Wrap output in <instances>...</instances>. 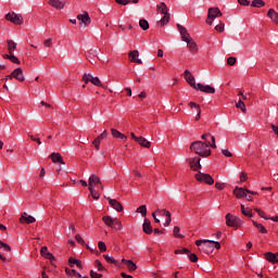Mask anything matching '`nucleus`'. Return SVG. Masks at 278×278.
I'll return each instance as SVG.
<instances>
[{
	"label": "nucleus",
	"instance_id": "1",
	"mask_svg": "<svg viewBox=\"0 0 278 278\" xmlns=\"http://www.w3.org/2000/svg\"><path fill=\"white\" fill-rule=\"evenodd\" d=\"M201 141H193L190 146V150L200 157H210L212 155V149H216V138L210 134L202 135Z\"/></svg>",
	"mask_w": 278,
	"mask_h": 278
},
{
	"label": "nucleus",
	"instance_id": "2",
	"mask_svg": "<svg viewBox=\"0 0 278 278\" xmlns=\"http://www.w3.org/2000/svg\"><path fill=\"white\" fill-rule=\"evenodd\" d=\"M177 28L180 31L181 40L187 43L189 51L193 54L199 53V46L194 39L190 37L188 29H186V27L181 26L180 24H177Z\"/></svg>",
	"mask_w": 278,
	"mask_h": 278
},
{
	"label": "nucleus",
	"instance_id": "3",
	"mask_svg": "<svg viewBox=\"0 0 278 278\" xmlns=\"http://www.w3.org/2000/svg\"><path fill=\"white\" fill-rule=\"evenodd\" d=\"M199 251L205 253V255H210V253H214V249H220V242L214 240H197L195 241Z\"/></svg>",
	"mask_w": 278,
	"mask_h": 278
},
{
	"label": "nucleus",
	"instance_id": "4",
	"mask_svg": "<svg viewBox=\"0 0 278 278\" xmlns=\"http://www.w3.org/2000/svg\"><path fill=\"white\" fill-rule=\"evenodd\" d=\"M157 14H163L164 16L157 22V25L164 27V25H168L170 23V13H168V7L165 2H160L156 5Z\"/></svg>",
	"mask_w": 278,
	"mask_h": 278
},
{
	"label": "nucleus",
	"instance_id": "5",
	"mask_svg": "<svg viewBox=\"0 0 278 278\" xmlns=\"http://www.w3.org/2000/svg\"><path fill=\"white\" fill-rule=\"evenodd\" d=\"M226 225L227 227H233L235 229H240L244 225V220H242L240 217L232 215L231 213H228L226 215Z\"/></svg>",
	"mask_w": 278,
	"mask_h": 278
},
{
	"label": "nucleus",
	"instance_id": "6",
	"mask_svg": "<svg viewBox=\"0 0 278 278\" xmlns=\"http://www.w3.org/2000/svg\"><path fill=\"white\" fill-rule=\"evenodd\" d=\"M102 220H103L104 225H106V227L115 226L118 231H121L123 229V223H121V220L116 217L114 218L112 216L106 215V216L102 217Z\"/></svg>",
	"mask_w": 278,
	"mask_h": 278
},
{
	"label": "nucleus",
	"instance_id": "7",
	"mask_svg": "<svg viewBox=\"0 0 278 278\" xmlns=\"http://www.w3.org/2000/svg\"><path fill=\"white\" fill-rule=\"evenodd\" d=\"M223 16V12H220V9L218 8H210L208 9V14L206 18V24L207 25H213L214 20Z\"/></svg>",
	"mask_w": 278,
	"mask_h": 278
},
{
	"label": "nucleus",
	"instance_id": "8",
	"mask_svg": "<svg viewBox=\"0 0 278 278\" xmlns=\"http://www.w3.org/2000/svg\"><path fill=\"white\" fill-rule=\"evenodd\" d=\"M5 21H9L10 23H13V25H23V15L16 14L14 12L8 13L5 15Z\"/></svg>",
	"mask_w": 278,
	"mask_h": 278
},
{
	"label": "nucleus",
	"instance_id": "9",
	"mask_svg": "<svg viewBox=\"0 0 278 278\" xmlns=\"http://www.w3.org/2000/svg\"><path fill=\"white\" fill-rule=\"evenodd\" d=\"M88 186L91 189H94V188H97V186H100L101 190H104L103 182H101V178L99 176H97V174H92L89 177Z\"/></svg>",
	"mask_w": 278,
	"mask_h": 278
},
{
	"label": "nucleus",
	"instance_id": "10",
	"mask_svg": "<svg viewBox=\"0 0 278 278\" xmlns=\"http://www.w3.org/2000/svg\"><path fill=\"white\" fill-rule=\"evenodd\" d=\"M197 181H202L203 184H208V186L214 185V178L210 174H204L199 172L195 174Z\"/></svg>",
	"mask_w": 278,
	"mask_h": 278
},
{
	"label": "nucleus",
	"instance_id": "11",
	"mask_svg": "<svg viewBox=\"0 0 278 278\" xmlns=\"http://www.w3.org/2000/svg\"><path fill=\"white\" fill-rule=\"evenodd\" d=\"M77 21H79L80 27H88V25L92 23V21L90 20V15L86 11L77 15Z\"/></svg>",
	"mask_w": 278,
	"mask_h": 278
},
{
	"label": "nucleus",
	"instance_id": "12",
	"mask_svg": "<svg viewBox=\"0 0 278 278\" xmlns=\"http://www.w3.org/2000/svg\"><path fill=\"white\" fill-rule=\"evenodd\" d=\"M187 162L191 168V170H201V157L194 156L187 159Z\"/></svg>",
	"mask_w": 278,
	"mask_h": 278
},
{
	"label": "nucleus",
	"instance_id": "13",
	"mask_svg": "<svg viewBox=\"0 0 278 278\" xmlns=\"http://www.w3.org/2000/svg\"><path fill=\"white\" fill-rule=\"evenodd\" d=\"M10 79H16L17 81H25V75L23 74V68L17 67L15 68L11 75H8Z\"/></svg>",
	"mask_w": 278,
	"mask_h": 278
},
{
	"label": "nucleus",
	"instance_id": "14",
	"mask_svg": "<svg viewBox=\"0 0 278 278\" xmlns=\"http://www.w3.org/2000/svg\"><path fill=\"white\" fill-rule=\"evenodd\" d=\"M195 90H200V92H205L206 94H214L216 89L210 85H203L201 83L197 84Z\"/></svg>",
	"mask_w": 278,
	"mask_h": 278
},
{
	"label": "nucleus",
	"instance_id": "15",
	"mask_svg": "<svg viewBox=\"0 0 278 278\" xmlns=\"http://www.w3.org/2000/svg\"><path fill=\"white\" fill-rule=\"evenodd\" d=\"M249 192H251V190L242 187H236L233 189V194L237 199H244Z\"/></svg>",
	"mask_w": 278,
	"mask_h": 278
},
{
	"label": "nucleus",
	"instance_id": "16",
	"mask_svg": "<svg viewBox=\"0 0 278 278\" xmlns=\"http://www.w3.org/2000/svg\"><path fill=\"white\" fill-rule=\"evenodd\" d=\"M185 79L189 84V86H191V88L197 90V80L194 79V76L189 70L185 71Z\"/></svg>",
	"mask_w": 278,
	"mask_h": 278
},
{
	"label": "nucleus",
	"instance_id": "17",
	"mask_svg": "<svg viewBox=\"0 0 278 278\" xmlns=\"http://www.w3.org/2000/svg\"><path fill=\"white\" fill-rule=\"evenodd\" d=\"M20 223L25 224V225H31L36 223V217L28 215L27 213H23L22 216L20 217Z\"/></svg>",
	"mask_w": 278,
	"mask_h": 278
},
{
	"label": "nucleus",
	"instance_id": "18",
	"mask_svg": "<svg viewBox=\"0 0 278 278\" xmlns=\"http://www.w3.org/2000/svg\"><path fill=\"white\" fill-rule=\"evenodd\" d=\"M110 134L108 132V130H103L102 134H100L94 140H93V144L97 149V151H99L100 147H101V140H105V138H108Z\"/></svg>",
	"mask_w": 278,
	"mask_h": 278
},
{
	"label": "nucleus",
	"instance_id": "19",
	"mask_svg": "<svg viewBox=\"0 0 278 278\" xmlns=\"http://www.w3.org/2000/svg\"><path fill=\"white\" fill-rule=\"evenodd\" d=\"M189 108L197 113L194 121H201V105L197 104V102H189Z\"/></svg>",
	"mask_w": 278,
	"mask_h": 278
},
{
	"label": "nucleus",
	"instance_id": "20",
	"mask_svg": "<svg viewBox=\"0 0 278 278\" xmlns=\"http://www.w3.org/2000/svg\"><path fill=\"white\" fill-rule=\"evenodd\" d=\"M128 58H130V62H135V64H142L140 58V52L138 50H132L128 53Z\"/></svg>",
	"mask_w": 278,
	"mask_h": 278
},
{
	"label": "nucleus",
	"instance_id": "21",
	"mask_svg": "<svg viewBox=\"0 0 278 278\" xmlns=\"http://www.w3.org/2000/svg\"><path fill=\"white\" fill-rule=\"evenodd\" d=\"M49 5L55 10H64L66 2L62 0H49Z\"/></svg>",
	"mask_w": 278,
	"mask_h": 278
},
{
	"label": "nucleus",
	"instance_id": "22",
	"mask_svg": "<svg viewBox=\"0 0 278 278\" xmlns=\"http://www.w3.org/2000/svg\"><path fill=\"white\" fill-rule=\"evenodd\" d=\"M40 254L46 260H50V262H53L55 260V256H53V254L49 252V248H47L46 245L41 247Z\"/></svg>",
	"mask_w": 278,
	"mask_h": 278
},
{
	"label": "nucleus",
	"instance_id": "23",
	"mask_svg": "<svg viewBox=\"0 0 278 278\" xmlns=\"http://www.w3.org/2000/svg\"><path fill=\"white\" fill-rule=\"evenodd\" d=\"M109 205H111L115 212H123V204L116 199H109Z\"/></svg>",
	"mask_w": 278,
	"mask_h": 278
},
{
	"label": "nucleus",
	"instance_id": "24",
	"mask_svg": "<svg viewBox=\"0 0 278 278\" xmlns=\"http://www.w3.org/2000/svg\"><path fill=\"white\" fill-rule=\"evenodd\" d=\"M156 213L159 216H166L167 220L164 223V227H168L170 225L172 218H170V211L166 210H156Z\"/></svg>",
	"mask_w": 278,
	"mask_h": 278
},
{
	"label": "nucleus",
	"instance_id": "25",
	"mask_svg": "<svg viewBox=\"0 0 278 278\" xmlns=\"http://www.w3.org/2000/svg\"><path fill=\"white\" fill-rule=\"evenodd\" d=\"M50 159L52 160L53 164H65L64 159H62V154L60 153H51Z\"/></svg>",
	"mask_w": 278,
	"mask_h": 278
},
{
	"label": "nucleus",
	"instance_id": "26",
	"mask_svg": "<svg viewBox=\"0 0 278 278\" xmlns=\"http://www.w3.org/2000/svg\"><path fill=\"white\" fill-rule=\"evenodd\" d=\"M267 16L270 18L271 23L278 25V12L275 9H269L267 12Z\"/></svg>",
	"mask_w": 278,
	"mask_h": 278
},
{
	"label": "nucleus",
	"instance_id": "27",
	"mask_svg": "<svg viewBox=\"0 0 278 278\" xmlns=\"http://www.w3.org/2000/svg\"><path fill=\"white\" fill-rule=\"evenodd\" d=\"M265 258L267 260V262H270L271 264H278V253H271V252H267L265 254Z\"/></svg>",
	"mask_w": 278,
	"mask_h": 278
},
{
	"label": "nucleus",
	"instance_id": "28",
	"mask_svg": "<svg viewBox=\"0 0 278 278\" xmlns=\"http://www.w3.org/2000/svg\"><path fill=\"white\" fill-rule=\"evenodd\" d=\"M142 229L144 233H148V235L153 233V227H151V220L146 218L142 225Z\"/></svg>",
	"mask_w": 278,
	"mask_h": 278
},
{
	"label": "nucleus",
	"instance_id": "29",
	"mask_svg": "<svg viewBox=\"0 0 278 278\" xmlns=\"http://www.w3.org/2000/svg\"><path fill=\"white\" fill-rule=\"evenodd\" d=\"M68 265L71 266V268H74L76 265L77 268H79V270H84V265H81V261H79V260H75V258L71 257V258H68Z\"/></svg>",
	"mask_w": 278,
	"mask_h": 278
},
{
	"label": "nucleus",
	"instance_id": "30",
	"mask_svg": "<svg viewBox=\"0 0 278 278\" xmlns=\"http://www.w3.org/2000/svg\"><path fill=\"white\" fill-rule=\"evenodd\" d=\"M7 45H8L9 54H14V51H16L18 43H16V41H14V40H8Z\"/></svg>",
	"mask_w": 278,
	"mask_h": 278
},
{
	"label": "nucleus",
	"instance_id": "31",
	"mask_svg": "<svg viewBox=\"0 0 278 278\" xmlns=\"http://www.w3.org/2000/svg\"><path fill=\"white\" fill-rule=\"evenodd\" d=\"M138 144H140V147H143L144 149H151V141L147 140V138L144 137H139V139H137Z\"/></svg>",
	"mask_w": 278,
	"mask_h": 278
},
{
	"label": "nucleus",
	"instance_id": "32",
	"mask_svg": "<svg viewBox=\"0 0 278 278\" xmlns=\"http://www.w3.org/2000/svg\"><path fill=\"white\" fill-rule=\"evenodd\" d=\"M111 134L113 136V138H117L119 140H127V136L123 135V132H121L119 130H116L115 128L111 129Z\"/></svg>",
	"mask_w": 278,
	"mask_h": 278
},
{
	"label": "nucleus",
	"instance_id": "33",
	"mask_svg": "<svg viewBox=\"0 0 278 278\" xmlns=\"http://www.w3.org/2000/svg\"><path fill=\"white\" fill-rule=\"evenodd\" d=\"M65 275H67V277H78V278H81V274H79L77 270L71 269L68 267H65Z\"/></svg>",
	"mask_w": 278,
	"mask_h": 278
},
{
	"label": "nucleus",
	"instance_id": "34",
	"mask_svg": "<svg viewBox=\"0 0 278 278\" xmlns=\"http://www.w3.org/2000/svg\"><path fill=\"white\" fill-rule=\"evenodd\" d=\"M3 60H10L12 64H21V61L14 54H3Z\"/></svg>",
	"mask_w": 278,
	"mask_h": 278
},
{
	"label": "nucleus",
	"instance_id": "35",
	"mask_svg": "<svg viewBox=\"0 0 278 278\" xmlns=\"http://www.w3.org/2000/svg\"><path fill=\"white\" fill-rule=\"evenodd\" d=\"M252 225H254L257 228V231H260V233H268V230L266 229V227H264V225H262L253 219H252Z\"/></svg>",
	"mask_w": 278,
	"mask_h": 278
},
{
	"label": "nucleus",
	"instance_id": "36",
	"mask_svg": "<svg viewBox=\"0 0 278 278\" xmlns=\"http://www.w3.org/2000/svg\"><path fill=\"white\" fill-rule=\"evenodd\" d=\"M126 266L130 273L138 270V265H136L131 260L126 261Z\"/></svg>",
	"mask_w": 278,
	"mask_h": 278
},
{
	"label": "nucleus",
	"instance_id": "37",
	"mask_svg": "<svg viewBox=\"0 0 278 278\" xmlns=\"http://www.w3.org/2000/svg\"><path fill=\"white\" fill-rule=\"evenodd\" d=\"M241 213L244 216H249L250 218H252V216H253V210L245 207L244 204H241Z\"/></svg>",
	"mask_w": 278,
	"mask_h": 278
},
{
	"label": "nucleus",
	"instance_id": "38",
	"mask_svg": "<svg viewBox=\"0 0 278 278\" xmlns=\"http://www.w3.org/2000/svg\"><path fill=\"white\" fill-rule=\"evenodd\" d=\"M91 84H92L93 86H97L98 88H105V85H103V84L101 83V79H100L99 77L92 76V78H91Z\"/></svg>",
	"mask_w": 278,
	"mask_h": 278
},
{
	"label": "nucleus",
	"instance_id": "39",
	"mask_svg": "<svg viewBox=\"0 0 278 278\" xmlns=\"http://www.w3.org/2000/svg\"><path fill=\"white\" fill-rule=\"evenodd\" d=\"M140 0H115L119 5H129V3H138Z\"/></svg>",
	"mask_w": 278,
	"mask_h": 278
},
{
	"label": "nucleus",
	"instance_id": "40",
	"mask_svg": "<svg viewBox=\"0 0 278 278\" xmlns=\"http://www.w3.org/2000/svg\"><path fill=\"white\" fill-rule=\"evenodd\" d=\"M264 5H266V2H264V0L252 1V8H264Z\"/></svg>",
	"mask_w": 278,
	"mask_h": 278
},
{
	"label": "nucleus",
	"instance_id": "41",
	"mask_svg": "<svg viewBox=\"0 0 278 278\" xmlns=\"http://www.w3.org/2000/svg\"><path fill=\"white\" fill-rule=\"evenodd\" d=\"M175 255H190V250L187 248L175 250Z\"/></svg>",
	"mask_w": 278,
	"mask_h": 278
},
{
	"label": "nucleus",
	"instance_id": "42",
	"mask_svg": "<svg viewBox=\"0 0 278 278\" xmlns=\"http://www.w3.org/2000/svg\"><path fill=\"white\" fill-rule=\"evenodd\" d=\"M139 27H141L143 31H147V29H149V22L147 20H140Z\"/></svg>",
	"mask_w": 278,
	"mask_h": 278
},
{
	"label": "nucleus",
	"instance_id": "43",
	"mask_svg": "<svg viewBox=\"0 0 278 278\" xmlns=\"http://www.w3.org/2000/svg\"><path fill=\"white\" fill-rule=\"evenodd\" d=\"M236 108H238V110H241V112H247V105L244 104V102L242 100H239L236 104Z\"/></svg>",
	"mask_w": 278,
	"mask_h": 278
},
{
	"label": "nucleus",
	"instance_id": "44",
	"mask_svg": "<svg viewBox=\"0 0 278 278\" xmlns=\"http://www.w3.org/2000/svg\"><path fill=\"white\" fill-rule=\"evenodd\" d=\"M89 192H90L92 199H94L96 201L101 198V194L92 188H89Z\"/></svg>",
	"mask_w": 278,
	"mask_h": 278
},
{
	"label": "nucleus",
	"instance_id": "45",
	"mask_svg": "<svg viewBox=\"0 0 278 278\" xmlns=\"http://www.w3.org/2000/svg\"><path fill=\"white\" fill-rule=\"evenodd\" d=\"M0 249H3V251H7V253H10V251H12V247L3 241H0Z\"/></svg>",
	"mask_w": 278,
	"mask_h": 278
},
{
	"label": "nucleus",
	"instance_id": "46",
	"mask_svg": "<svg viewBox=\"0 0 278 278\" xmlns=\"http://www.w3.org/2000/svg\"><path fill=\"white\" fill-rule=\"evenodd\" d=\"M137 212L143 216V218L147 216V205H141L137 208Z\"/></svg>",
	"mask_w": 278,
	"mask_h": 278
},
{
	"label": "nucleus",
	"instance_id": "47",
	"mask_svg": "<svg viewBox=\"0 0 278 278\" xmlns=\"http://www.w3.org/2000/svg\"><path fill=\"white\" fill-rule=\"evenodd\" d=\"M215 31H218L219 34H223V31H225V23L219 22V24H217L215 26Z\"/></svg>",
	"mask_w": 278,
	"mask_h": 278
},
{
	"label": "nucleus",
	"instance_id": "48",
	"mask_svg": "<svg viewBox=\"0 0 278 278\" xmlns=\"http://www.w3.org/2000/svg\"><path fill=\"white\" fill-rule=\"evenodd\" d=\"M92 75L91 74H84L83 76V81H85V84H91L92 83Z\"/></svg>",
	"mask_w": 278,
	"mask_h": 278
},
{
	"label": "nucleus",
	"instance_id": "49",
	"mask_svg": "<svg viewBox=\"0 0 278 278\" xmlns=\"http://www.w3.org/2000/svg\"><path fill=\"white\" fill-rule=\"evenodd\" d=\"M98 248H99V251H101V253H105V251H108V247L105 245V242H103V241H99Z\"/></svg>",
	"mask_w": 278,
	"mask_h": 278
},
{
	"label": "nucleus",
	"instance_id": "50",
	"mask_svg": "<svg viewBox=\"0 0 278 278\" xmlns=\"http://www.w3.org/2000/svg\"><path fill=\"white\" fill-rule=\"evenodd\" d=\"M103 257L105 258V261L109 264H115L116 265V261L114 260V256H110L109 254H104Z\"/></svg>",
	"mask_w": 278,
	"mask_h": 278
},
{
	"label": "nucleus",
	"instance_id": "51",
	"mask_svg": "<svg viewBox=\"0 0 278 278\" xmlns=\"http://www.w3.org/2000/svg\"><path fill=\"white\" fill-rule=\"evenodd\" d=\"M222 153H223V155H225V157H233V153H231V151H229V149H223Z\"/></svg>",
	"mask_w": 278,
	"mask_h": 278
},
{
	"label": "nucleus",
	"instance_id": "52",
	"mask_svg": "<svg viewBox=\"0 0 278 278\" xmlns=\"http://www.w3.org/2000/svg\"><path fill=\"white\" fill-rule=\"evenodd\" d=\"M75 240H76V242H78V244H86V241L84 240V238H81V235H79V233H77L76 236H75Z\"/></svg>",
	"mask_w": 278,
	"mask_h": 278
},
{
	"label": "nucleus",
	"instance_id": "53",
	"mask_svg": "<svg viewBox=\"0 0 278 278\" xmlns=\"http://www.w3.org/2000/svg\"><path fill=\"white\" fill-rule=\"evenodd\" d=\"M173 233L175 238H184V235L179 233V227H174Z\"/></svg>",
	"mask_w": 278,
	"mask_h": 278
},
{
	"label": "nucleus",
	"instance_id": "54",
	"mask_svg": "<svg viewBox=\"0 0 278 278\" xmlns=\"http://www.w3.org/2000/svg\"><path fill=\"white\" fill-rule=\"evenodd\" d=\"M96 266L100 273L105 270V267H103V264H101V261L99 260L96 261Z\"/></svg>",
	"mask_w": 278,
	"mask_h": 278
},
{
	"label": "nucleus",
	"instance_id": "55",
	"mask_svg": "<svg viewBox=\"0 0 278 278\" xmlns=\"http://www.w3.org/2000/svg\"><path fill=\"white\" fill-rule=\"evenodd\" d=\"M247 179H249V176L247 175V173L242 172L240 174V184H244V181H247Z\"/></svg>",
	"mask_w": 278,
	"mask_h": 278
},
{
	"label": "nucleus",
	"instance_id": "56",
	"mask_svg": "<svg viewBox=\"0 0 278 278\" xmlns=\"http://www.w3.org/2000/svg\"><path fill=\"white\" fill-rule=\"evenodd\" d=\"M189 260H190V262L197 263V262H199V256H197V254H194V253H191V254H189Z\"/></svg>",
	"mask_w": 278,
	"mask_h": 278
},
{
	"label": "nucleus",
	"instance_id": "57",
	"mask_svg": "<svg viewBox=\"0 0 278 278\" xmlns=\"http://www.w3.org/2000/svg\"><path fill=\"white\" fill-rule=\"evenodd\" d=\"M51 45H53V39H51V38H48V39H46V40L43 41V46H45L46 48L51 47Z\"/></svg>",
	"mask_w": 278,
	"mask_h": 278
},
{
	"label": "nucleus",
	"instance_id": "58",
	"mask_svg": "<svg viewBox=\"0 0 278 278\" xmlns=\"http://www.w3.org/2000/svg\"><path fill=\"white\" fill-rule=\"evenodd\" d=\"M236 62H237V59L233 58V56H230V58H228V60H227V64H228L229 66H233V64H236Z\"/></svg>",
	"mask_w": 278,
	"mask_h": 278
},
{
	"label": "nucleus",
	"instance_id": "59",
	"mask_svg": "<svg viewBox=\"0 0 278 278\" xmlns=\"http://www.w3.org/2000/svg\"><path fill=\"white\" fill-rule=\"evenodd\" d=\"M90 277L91 278H101V277H103V275H101V274H99V273H97L94 270H91L90 271Z\"/></svg>",
	"mask_w": 278,
	"mask_h": 278
},
{
	"label": "nucleus",
	"instance_id": "60",
	"mask_svg": "<svg viewBox=\"0 0 278 278\" xmlns=\"http://www.w3.org/2000/svg\"><path fill=\"white\" fill-rule=\"evenodd\" d=\"M258 216L261 218H264V220H269V217L266 216V213L264 211H258Z\"/></svg>",
	"mask_w": 278,
	"mask_h": 278
},
{
	"label": "nucleus",
	"instance_id": "61",
	"mask_svg": "<svg viewBox=\"0 0 278 278\" xmlns=\"http://www.w3.org/2000/svg\"><path fill=\"white\" fill-rule=\"evenodd\" d=\"M238 3L240 5H251V1H249V0H238Z\"/></svg>",
	"mask_w": 278,
	"mask_h": 278
},
{
	"label": "nucleus",
	"instance_id": "62",
	"mask_svg": "<svg viewBox=\"0 0 278 278\" xmlns=\"http://www.w3.org/2000/svg\"><path fill=\"white\" fill-rule=\"evenodd\" d=\"M215 188H216L217 190H224V189H225V185L222 184V182H216V184H215Z\"/></svg>",
	"mask_w": 278,
	"mask_h": 278
},
{
	"label": "nucleus",
	"instance_id": "63",
	"mask_svg": "<svg viewBox=\"0 0 278 278\" xmlns=\"http://www.w3.org/2000/svg\"><path fill=\"white\" fill-rule=\"evenodd\" d=\"M29 138L33 140V142H37V144H42V141H40V138H36L34 136H29Z\"/></svg>",
	"mask_w": 278,
	"mask_h": 278
},
{
	"label": "nucleus",
	"instance_id": "64",
	"mask_svg": "<svg viewBox=\"0 0 278 278\" xmlns=\"http://www.w3.org/2000/svg\"><path fill=\"white\" fill-rule=\"evenodd\" d=\"M121 277H123V278H134V276L127 275L126 273H122Z\"/></svg>",
	"mask_w": 278,
	"mask_h": 278
}]
</instances>
